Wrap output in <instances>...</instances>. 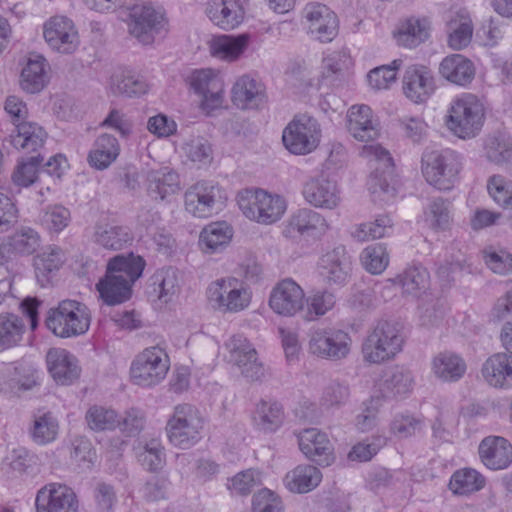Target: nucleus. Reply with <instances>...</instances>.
I'll list each match as a JSON object with an SVG mask.
<instances>
[{
    "mask_svg": "<svg viewBox=\"0 0 512 512\" xmlns=\"http://www.w3.org/2000/svg\"><path fill=\"white\" fill-rule=\"evenodd\" d=\"M144 267V259L133 253L112 257L107 263L105 276L96 284L103 302L113 306L128 301L132 285L142 275Z\"/></svg>",
    "mask_w": 512,
    "mask_h": 512,
    "instance_id": "1",
    "label": "nucleus"
},
{
    "mask_svg": "<svg viewBox=\"0 0 512 512\" xmlns=\"http://www.w3.org/2000/svg\"><path fill=\"white\" fill-rule=\"evenodd\" d=\"M462 158L453 150H426L422 155V174L425 180L441 191L451 190L459 181Z\"/></svg>",
    "mask_w": 512,
    "mask_h": 512,
    "instance_id": "2",
    "label": "nucleus"
},
{
    "mask_svg": "<svg viewBox=\"0 0 512 512\" xmlns=\"http://www.w3.org/2000/svg\"><path fill=\"white\" fill-rule=\"evenodd\" d=\"M4 109L16 127V134L9 137L10 144L27 153L38 152L44 145L46 132L36 123L26 121V104L19 97L11 95L6 98Z\"/></svg>",
    "mask_w": 512,
    "mask_h": 512,
    "instance_id": "3",
    "label": "nucleus"
},
{
    "mask_svg": "<svg viewBox=\"0 0 512 512\" xmlns=\"http://www.w3.org/2000/svg\"><path fill=\"white\" fill-rule=\"evenodd\" d=\"M237 204L246 218L264 225L279 221L287 208L283 197L263 189L240 191L237 194Z\"/></svg>",
    "mask_w": 512,
    "mask_h": 512,
    "instance_id": "4",
    "label": "nucleus"
},
{
    "mask_svg": "<svg viewBox=\"0 0 512 512\" xmlns=\"http://www.w3.org/2000/svg\"><path fill=\"white\" fill-rule=\"evenodd\" d=\"M45 323L56 336L69 338L84 334L89 329L90 315L83 303L66 299L48 311Z\"/></svg>",
    "mask_w": 512,
    "mask_h": 512,
    "instance_id": "5",
    "label": "nucleus"
},
{
    "mask_svg": "<svg viewBox=\"0 0 512 512\" xmlns=\"http://www.w3.org/2000/svg\"><path fill=\"white\" fill-rule=\"evenodd\" d=\"M447 125L459 138L476 136L484 122V107L473 94L464 93L452 101Z\"/></svg>",
    "mask_w": 512,
    "mask_h": 512,
    "instance_id": "6",
    "label": "nucleus"
},
{
    "mask_svg": "<svg viewBox=\"0 0 512 512\" xmlns=\"http://www.w3.org/2000/svg\"><path fill=\"white\" fill-rule=\"evenodd\" d=\"M203 424L201 414L194 406L179 404L166 424L168 439L175 447L189 449L201 439Z\"/></svg>",
    "mask_w": 512,
    "mask_h": 512,
    "instance_id": "7",
    "label": "nucleus"
},
{
    "mask_svg": "<svg viewBox=\"0 0 512 512\" xmlns=\"http://www.w3.org/2000/svg\"><path fill=\"white\" fill-rule=\"evenodd\" d=\"M403 336L396 324L379 321L362 345L363 357L379 364L396 356L403 346Z\"/></svg>",
    "mask_w": 512,
    "mask_h": 512,
    "instance_id": "8",
    "label": "nucleus"
},
{
    "mask_svg": "<svg viewBox=\"0 0 512 512\" xmlns=\"http://www.w3.org/2000/svg\"><path fill=\"white\" fill-rule=\"evenodd\" d=\"M207 298L211 306L222 313H238L249 307L252 293L239 279L226 277L208 286Z\"/></svg>",
    "mask_w": 512,
    "mask_h": 512,
    "instance_id": "9",
    "label": "nucleus"
},
{
    "mask_svg": "<svg viewBox=\"0 0 512 512\" xmlns=\"http://www.w3.org/2000/svg\"><path fill=\"white\" fill-rule=\"evenodd\" d=\"M170 368L169 356L159 345L145 348L131 363L130 377L134 384L151 387L159 384Z\"/></svg>",
    "mask_w": 512,
    "mask_h": 512,
    "instance_id": "10",
    "label": "nucleus"
},
{
    "mask_svg": "<svg viewBox=\"0 0 512 512\" xmlns=\"http://www.w3.org/2000/svg\"><path fill=\"white\" fill-rule=\"evenodd\" d=\"M185 209L197 218L219 213L227 201L226 191L216 182L201 180L185 192Z\"/></svg>",
    "mask_w": 512,
    "mask_h": 512,
    "instance_id": "11",
    "label": "nucleus"
},
{
    "mask_svg": "<svg viewBox=\"0 0 512 512\" xmlns=\"http://www.w3.org/2000/svg\"><path fill=\"white\" fill-rule=\"evenodd\" d=\"M361 155L368 159L373 172L368 180V188L374 195H385L386 200L396 193L394 186V164L390 153L380 145H366Z\"/></svg>",
    "mask_w": 512,
    "mask_h": 512,
    "instance_id": "12",
    "label": "nucleus"
},
{
    "mask_svg": "<svg viewBox=\"0 0 512 512\" xmlns=\"http://www.w3.org/2000/svg\"><path fill=\"white\" fill-rule=\"evenodd\" d=\"M321 139L318 121L307 114H301L283 130L282 141L286 149L296 155H305L317 148Z\"/></svg>",
    "mask_w": 512,
    "mask_h": 512,
    "instance_id": "13",
    "label": "nucleus"
},
{
    "mask_svg": "<svg viewBox=\"0 0 512 512\" xmlns=\"http://www.w3.org/2000/svg\"><path fill=\"white\" fill-rule=\"evenodd\" d=\"M352 340L341 329L318 328L310 332L308 351L322 359L338 361L348 356Z\"/></svg>",
    "mask_w": 512,
    "mask_h": 512,
    "instance_id": "14",
    "label": "nucleus"
},
{
    "mask_svg": "<svg viewBox=\"0 0 512 512\" xmlns=\"http://www.w3.org/2000/svg\"><path fill=\"white\" fill-rule=\"evenodd\" d=\"M230 360L249 381H261L267 375V368L259 360L256 349L242 335L233 336L227 343Z\"/></svg>",
    "mask_w": 512,
    "mask_h": 512,
    "instance_id": "15",
    "label": "nucleus"
},
{
    "mask_svg": "<svg viewBox=\"0 0 512 512\" xmlns=\"http://www.w3.org/2000/svg\"><path fill=\"white\" fill-rule=\"evenodd\" d=\"M326 219L318 212L302 208L294 212L285 222L282 235L293 241L317 238L328 230Z\"/></svg>",
    "mask_w": 512,
    "mask_h": 512,
    "instance_id": "16",
    "label": "nucleus"
},
{
    "mask_svg": "<svg viewBox=\"0 0 512 512\" xmlns=\"http://www.w3.org/2000/svg\"><path fill=\"white\" fill-rule=\"evenodd\" d=\"M129 32L143 44H151L164 27V17L150 3L135 4L129 13Z\"/></svg>",
    "mask_w": 512,
    "mask_h": 512,
    "instance_id": "17",
    "label": "nucleus"
},
{
    "mask_svg": "<svg viewBox=\"0 0 512 512\" xmlns=\"http://www.w3.org/2000/svg\"><path fill=\"white\" fill-rule=\"evenodd\" d=\"M303 19L307 33L322 43L331 42L338 33L337 16L324 4H307L303 10Z\"/></svg>",
    "mask_w": 512,
    "mask_h": 512,
    "instance_id": "18",
    "label": "nucleus"
},
{
    "mask_svg": "<svg viewBox=\"0 0 512 512\" xmlns=\"http://www.w3.org/2000/svg\"><path fill=\"white\" fill-rule=\"evenodd\" d=\"M43 36L48 46L60 54L74 53L80 43L73 21L65 16H54L46 21Z\"/></svg>",
    "mask_w": 512,
    "mask_h": 512,
    "instance_id": "19",
    "label": "nucleus"
},
{
    "mask_svg": "<svg viewBox=\"0 0 512 512\" xmlns=\"http://www.w3.org/2000/svg\"><path fill=\"white\" fill-rule=\"evenodd\" d=\"M304 304V290L291 278L278 282L270 293V308L282 316L292 317L297 313L302 314Z\"/></svg>",
    "mask_w": 512,
    "mask_h": 512,
    "instance_id": "20",
    "label": "nucleus"
},
{
    "mask_svg": "<svg viewBox=\"0 0 512 512\" xmlns=\"http://www.w3.org/2000/svg\"><path fill=\"white\" fill-rule=\"evenodd\" d=\"M190 85L202 97L201 106L204 110L209 112L222 106L224 82L216 71H194L190 76Z\"/></svg>",
    "mask_w": 512,
    "mask_h": 512,
    "instance_id": "21",
    "label": "nucleus"
},
{
    "mask_svg": "<svg viewBox=\"0 0 512 512\" xmlns=\"http://www.w3.org/2000/svg\"><path fill=\"white\" fill-rule=\"evenodd\" d=\"M37 512H77L78 501L66 485L51 483L41 488L35 499Z\"/></svg>",
    "mask_w": 512,
    "mask_h": 512,
    "instance_id": "22",
    "label": "nucleus"
},
{
    "mask_svg": "<svg viewBox=\"0 0 512 512\" xmlns=\"http://www.w3.org/2000/svg\"><path fill=\"white\" fill-rule=\"evenodd\" d=\"M436 88L430 68L420 64L410 65L403 76V92L414 103H424Z\"/></svg>",
    "mask_w": 512,
    "mask_h": 512,
    "instance_id": "23",
    "label": "nucleus"
},
{
    "mask_svg": "<svg viewBox=\"0 0 512 512\" xmlns=\"http://www.w3.org/2000/svg\"><path fill=\"white\" fill-rule=\"evenodd\" d=\"M347 131L357 141L369 142L380 135V124L372 109L364 104L353 105L346 115Z\"/></svg>",
    "mask_w": 512,
    "mask_h": 512,
    "instance_id": "24",
    "label": "nucleus"
},
{
    "mask_svg": "<svg viewBox=\"0 0 512 512\" xmlns=\"http://www.w3.org/2000/svg\"><path fill=\"white\" fill-rule=\"evenodd\" d=\"M298 443L303 454L320 466H329L335 460L331 441L316 428L303 430L298 436Z\"/></svg>",
    "mask_w": 512,
    "mask_h": 512,
    "instance_id": "25",
    "label": "nucleus"
},
{
    "mask_svg": "<svg viewBox=\"0 0 512 512\" xmlns=\"http://www.w3.org/2000/svg\"><path fill=\"white\" fill-rule=\"evenodd\" d=\"M319 273L327 284L342 285L350 276L351 260L344 246L335 247L324 254L319 262Z\"/></svg>",
    "mask_w": 512,
    "mask_h": 512,
    "instance_id": "26",
    "label": "nucleus"
},
{
    "mask_svg": "<svg viewBox=\"0 0 512 512\" xmlns=\"http://www.w3.org/2000/svg\"><path fill=\"white\" fill-rule=\"evenodd\" d=\"M302 194L310 205L323 209H334L341 200L336 182L324 176L308 180Z\"/></svg>",
    "mask_w": 512,
    "mask_h": 512,
    "instance_id": "27",
    "label": "nucleus"
},
{
    "mask_svg": "<svg viewBox=\"0 0 512 512\" xmlns=\"http://www.w3.org/2000/svg\"><path fill=\"white\" fill-rule=\"evenodd\" d=\"M46 362L48 371L57 384L71 385L80 377L81 368L77 358L65 349H50Z\"/></svg>",
    "mask_w": 512,
    "mask_h": 512,
    "instance_id": "28",
    "label": "nucleus"
},
{
    "mask_svg": "<svg viewBox=\"0 0 512 512\" xmlns=\"http://www.w3.org/2000/svg\"><path fill=\"white\" fill-rule=\"evenodd\" d=\"M481 462L490 470H502L512 463V445L501 436L485 437L479 444Z\"/></svg>",
    "mask_w": 512,
    "mask_h": 512,
    "instance_id": "29",
    "label": "nucleus"
},
{
    "mask_svg": "<svg viewBox=\"0 0 512 512\" xmlns=\"http://www.w3.org/2000/svg\"><path fill=\"white\" fill-rule=\"evenodd\" d=\"M232 101L242 110L257 109L266 101L264 85L248 75H243L232 87Z\"/></svg>",
    "mask_w": 512,
    "mask_h": 512,
    "instance_id": "30",
    "label": "nucleus"
},
{
    "mask_svg": "<svg viewBox=\"0 0 512 512\" xmlns=\"http://www.w3.org/2000/svg\"><path fill=\"white\" fill-rule=\"evenodd\" d=\"M206 14L214 25L223 30L236 28L244 18V10L238 0H209Z\"/></svg>",
    "mask_w": 512,
    "mask_h": 512,
    "instance_id": "31",
    "label": "nucleus"
},
{
    "mask_svg": "<svg viewBox=\"0 0 512 512\" xmlns=\"http://www.w3.org/2000/svg\"><path fill=\"white\" fill-rule=\"evenodd\" d=\"M482 375L486 382L496 388L512 386V355L496 353L490 356L482 366Z\"/></svg>",
    "mask_w": 512,
    "mask_h": 512,
    "instance_id": "32",
    "label": "nucleus"
},
{
    "mask_svg": "<svg viewBox=\"0 0 512 512\" xmlns=\"http://www.w3.org/2000/svg\"><path fill=\"white\" fill-rule=\"evenodd\" d=\"M49 64L42 55H31L21 72L20 86L30 94L39 93L49 82Z\"/></svg>",
    "mask_w": 512,
    "mask_h": 512,
    "instance_id": "33",
    "label": "nucleus"
},
{
    "mask_svg": "<svg viewBox=\"0 0 512 512\" xmlns=\"http://www.w3.org/2000/svg\"><path fill=\"white\" fill-rule=\"evenodd\" d=\"M439 73L449 82L466 86L472 82L475 76L473 63L461 54L446 56L439 65Z\"/></svg>",
    "mask_w": 512,
    "mask_h": 512,
    "instance_id": "34",
    "label": "nucleus"
},
{
    "mask_svg": "<svg viewBox=\"0 0 512 512\" xmlns=\"http://www.w3.org/2000/svg\"><path fill=\"white\" fill-rule=\"evenodd\" d=\"M249 37L246 34L220 35L209 42V49L212 56L232 62L237 60L248 46Z\"/></svg>",
    "mask_w": 512,
    "mask_h": 512,
    "instance_id": "35",
    "label": "nucleus"
},
{
    "mask_svg": "<svg viewBox=\"0 0 512 512\" xmlns=\"http://www.w3.org/2000/svg\"><path fill=\"white\" fill-rule=\"evenodd\" d=\"M321 480V471L315 466L305 464L289 471L284 478V484L289 491L303 494L315 489Z\"/></svg>",
    "mask_w": 512,
    "mask_h": 512,
    "instance_id": "36",
    "label": "nucleus"
},
{
    "mask_svg": "<svg viewBox=\"0 0 512 512\" xmlns=\"http://www.w3.org/2000/svg\"><path fill=\"white\" fill-rule=\"evenodd\" d=\"M432 372L444 382H456L464 376L466 363L453 352H440L432 360Z\"/></svg>",
    "mask_w": 512,
    "mask_h": 512,
    "instance_id": "37",
    "label": "nucleus"
},
{
    "mask_svg": "<svg viewBox=\"0 0 512 512\" xmlns=\"http://www.w3.org/2000/svg\"><path fill=\"white\" fill-rule=\"evenodd\" d=\"M120 146L118 140L110 134L100 135L88 154L89 164L98 169L108 168L119 156Z\"/></svg>",
    "mask_w": 512,
    "mask_h": 512,
    "instance_id": "38",
    "label": "nucleus"
},
{
    "mask_svg": "<svg viewBox=\"0 0 512 512\" xmlns=\"http://www.w3.org/2000/svg\"><path fill=\"white\" fill-rule=\"evenodd\" d=\"M109 87L113 95L127 97L142 95L148 89L146 80L140 74L128 69L115 72L111 76Z\"/></svg>",
    "mask_w": 512,
    "mask_h": 512,
    "instance_id": "39",
    "label": "nucleus"
},
{
    "mask_svg": "<svg viewBox=\"0 0 512 512\" xmlns=\"http://www.w3.org/2000/svg\"><path fill=\"white\" fill-rule=\"evenodd\" d=\"M178 276V270L173 267L163 268L156 271L150 279V296H155L162 302L168 303L178 291Z\"/></svg>",
    "mask_w": 512,
    "mask_h": 512,
    "instance_id": "40",
    "label": "nucleus"
},
{
    "mask_svg": "<svg viewBox=\"0 0 512 512\" xmlns=\"http://www.w3.org/2000/svg\"><path fill=\"white\" fill-rule=\"evenodd\" d=\"M448 43L454 50H460L468 46L472 39L473 26L469 14L461 10L451 15L448 22Z\"/></svg>",
    "mask_w": 512,
    "mask_h": 512,
    "instance_id": "41",
    "label": "nucleus"
},
{
    "mask_svg": "<svg viewBox=\"0 0 512 512\" xmlns=\"http://www.w3.org/2000/svg\"><path fill=\"white\" fill-rule=\"evenodd\" d=\"M413 376L409 370L395 367L391 369L380 384V391L384 398L404 397L412 390Z\"/></svg>",
    "mask_w": 512,
    "mask_h": 512,
    "instance_id": "42",
    "label": "nucleus"
},
{
    "mask_svg": "<svg viewBox=\"0 0 512 512\" xmlns=\"http://www.w3.org/2000/svg\"><path fill=\"white\" fill-rule=\"evenodd\" d=\"M93 240L104 248L119 250L131 241V236L125 227L98 222L94 227Z\"/></svg>",
    "mask_w": 512,
    "mask_h": 512,
    "instance_id": "43",
    "label": "nucleus"
},
{
    "mask_svg": "<svg viewBox=\"0 0 512 512\" xmlns=\"http://www.w3.org/2000/svg\"><path fill=\"white\" fill-rule=\"evenodd\" d=\"M147 180L148 193L154 199L163 200L179 190V176L168 168L151 171Z\"/></svg>",
    "mask_w": 512,
    "mask_h": 512,
    "instance_id": "44",
    "label": "nucleus"
},
{
    "mask_svg": "<svg viewBox=\"0 0 512 512\" xmlns=\"http://www.w3.org/2000/svg\"><path fill=\"white\" fill-rule=\"evenodd\" d=\"M253 421L259 429L274 432L283 424V406L276 401L261 400L256 405Z\"/></svg>",
    "mask_w": 512,
    "mask_h": 512,
    "instance_id": "45",
    "label": "nucleus"
},
{
    "mask_svg": "<svg viewBox=\"0 0 512 512\" xmlns=\"http://www.w3.org/2000/svg\"><path fill=\"white\" fill-rule=\"evenodd\" d=\"M64 263V253L56 246H49L34 258V267L38 282L45 286L50 274L59 270Z\"/></svg>",
    "mask_w": 512,
    "mask_h": 512,
    "instance_id": "46",
    "label": "nucleus"
},
{
    "mask_svg": "<svg viewBox=\"0 0 512 512\" xmlns=\"http://www.w3.org/2000/svg\"><path fill=\"white\" fill-rule=\"evenodd\" d=\"M25 328L21 316L10 312L0 313V347L9 349L17 346L22 341Z\"/></svg>",
    "mask_w": 512,
    "mask_h": 512,
    "instance_id": "47",
    "label": "nucleus"
},
{
    "mask_svg": "<svg viewBox=\"0 0 512 512\" xmlns=\"http://www.w3.org/2000/svg\"><path fill=\"white\" fill-rule=\"evenodd\" d=\"M430 25L427 19H408L396 34L397 43L406 48H415L429 37Z\"/></svg>",
    "mask_w": 512,
    "mask_h": 512,
    "instance_id": "48",
    "label": "nucleus"
},
{
    "mask_svg": "<svg viewBox=\"0 0 512 512\" xmlns=\"http://www.w3.org/2000/svg\"><path fill=\"white\" fill-rule=\"evenodd\" d=\"M232 238V228L227 222L207 225L200 234V243L205 252L214 253L226 246Z\"/></svg>",
    "mask_w": 512,
    "mask_h": 512,
    "instance_id": "49",
    "label": "nucleus"
},
{
    "mask_svg": "<svg viewBox=\"0 0 512 512\" xmlns=\"http://www.w3.org/2000/svg\"><path fill=\"white\" fill-rule=\"evenodd\" d=\"M335 303L333 293L326 290L313 292L305 298L302 318L306 321H315L330 311Z\"/></svg>",
    "mask_w": 512,
    "mask_h": 512,
    "instance_id": "50",
    "label": "nucleus"
},
{
    "mask_svg": "<svg viewBox=\"0 0 512 512\" xmlns=\"http://www.w3.org/2000/svg\"><path fill=\"white\" fill-rule=\"evenodd\" d=\"M486 190L491 200L503 210H512V180L501 174L487 178Z\"/></svg>",
    "mask_w": 512,
    "mask_h": 512,
    "instance_id": "51",
    "label": "nucleus"
},
{
    "mask_svg": "<svg viewBox=\"0 0 512 512\" xmlns=\"http://www.w3.org/2000/svg\"><path fill=\"white\" fill-rule=\"evenodd\" d=\"M393 222L388 215H380L374 221L356 225L351 236L360 242L388 236L392 231Z\"/></svg>",
    "mask_w": 512,
    "mask_h": 512,
    "instance_id": "52",
    "label": "nucleus"
},
{
    "mask_svg": "<svg viewBox=\"0 0 512 512\" xmlns=\"http://www.w3.org/2000/svg\"><path fill=\"white\" fill-rule=\"evenodd\" d=\"M485 478L476 470L465 468L456 471L450 480V489L455 494L465 495L482 489Z\"/></svg>",
    "mask_w": 512,
    "mask_h": 512,
    "instance_id": "53",
    "label": "nucleus"
},
{
    "mask_svg": "<svg viewBox=\"0 0 512 512\" xmlns=\"http://www.w3.org/2000/svg\"><path fill=\"white\" fill-rule=\"evenodd\" d=\"M43 161L44 157L41 153L19 161L12 173L13 183L19 187H29L34 184Z\"/></svg>",
    "mask_w": 512,
    "mask_h": 512,
    "instance_id": "54",
    "label": "nucleus"
},
{
    "mask_svg": "<svg viewBox=\"0 0 512 512\" xmlns=\"http://www.w3.org/2000/svg\"><path fill=\"white\" fill-rule=\"evenodd\" d=\"M137 456L140 464L150 472L161 470L166 462L165 449L157 439L147 441Z\"/></svg>",
    "mask_w": 512,
    "mask_h": 512,
    "instance_id": "55",
    "label": "nucleus"
},
{
    "mask_svg": "<svg viewBox=\"0 0 512 512\" xmlns=\"http://www.w3.org/2000/svg\"><path fill=\"white\" fill-rule=\"evenodd\" d=\"M40 245L38 232L30 227L22 226L9 237L10 250L22 255L34 253Z\"/></svg>",
    "mask_w": 512,
    "mask_h": 512,
    "instance_id": "56",
    "label": "nucleus"
},
{
    "mask_svg": "<svg viewBox=\"0 0 512 512\" xmlns=\"http://www.w3.org/2000/svg\"><path fill=\"white\" fill-rule=\"evenodd\" d=\"M398 279L406 293L416 295L428 288L430 276L425 267L414 265L405 269Z\"/></svg>",
    "mask_w": 512,
    "mask_h": 512,
    "instance_id": "57",
    "label": "nucleus"
},
{
    "mask_svg": "<svg viewBox=\"0 0 512 512\" xmlns=\"http://www.w3.org/2000/svg\"><path fill=\"white\" fill-rule=\"evenodd\" d=\"M360 258L364 268L371 274H381L389 264L388 252L381 243L366 247Z\"/></svg>",
    "mask_w": 512,
    "mask_h": 512,
    "instance_id": "58",
    "label": "nucleus"
},
{
    "mask_svg": "<svg viewBox=\"0 0 512 512\" xmlns=\"http://www.w3.org/2000/svg\"><path fill=\"white\" fill-rule=\"evenodd\" d=\"M482 256L492 272L500 275L512 273V254L508 250L489 246L482 251Z\"/></svg>",
    "mask_w": 512,
    "mask_h": 512,
    "instance_id": "59",
    "label": "nucleus"
},
{
    "mask_svg": "<svg viewBox=\"0 0 512 512\" xmlns=\"http://www.w3.org/2000/svg\"><path fill=\"white\" fill-rule=\"evenodd\" d=\"M86 422L91 430H113L118 423V415L113 409L103 406H92L85 415Z\"/></svg>",
    "mask_w": 512,
    "mask_h": 512,
    "instance_id": "60",
    "label": "nucleus"
},
{
    "mask_svg": "<svg viewBox=\"0 0 512 512\" xmlns=\"http://www.w3.org/2000/svg\"><path fill=\"white\" fill-rule=\"evenodd\" d=\"M58 433V422L52 413L46 412L35 416L31 435L38 444L53 441Z\"/></svg>",
    "mask_w": 512,
    "mask_h": 512,
    "instance_id": "61",
    "label": "nucleus"
},
{
    "mask_svg": "<svg viewBox=\"0 0 512 512\" xmlns=\"http://www.w3.org/2000/svg\"><path fill=\"white\" fill-rule=\"evenodd\" d=\"M426 221L435 231H445L451 223V205L442 198L434 199L426 214Z\"/></svg>",
    "mask_w": 512,
    "mask_h": 512,
    "instance_id": "62",
    "label": "nucleus"
},
{
    "mask_svg": "<svg viewBox=\"0 0 512 512\" xmlns=\"http://www.w3.org/2000/svg\"><path fill=\"white\" fill-rule=\"evenodd\" d=\"M349 397V386L344 382L332 380L325 386L320 404L326 409L340 408L348 402Z\"/></svg>",
    "mask_w": 512,
    "mask_h": 512,
    "instance_id": "63",
    "label": "nucleus"
},
{
    "mask_svg": "<svg viewBox=\"0 0 512 512\" xmlns=\"http://www.w3.org/2000/svg\"><path fill=\"white\" fill-rule=\"evenodd\" d=\"M401 64L402 60L396 59L390 65H383L371 70L367 75L370 87L375 90L387 89L391 83L396 81L397 70Z\"/></svg>",
    "mask_w": 512,
    "mask_h": 512,
    "instance_id": "64",
    "label": "nucleus"
}]
</instances>
